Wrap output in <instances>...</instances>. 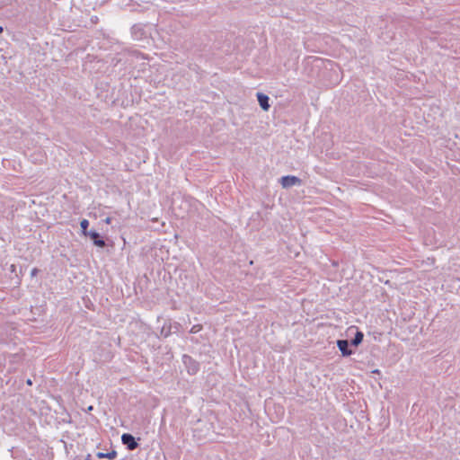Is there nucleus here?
<instances>
[{"label":"nucleus","instance_id":"f257e3e1","mask_svg":"<svg viewBox=\"0 0 460 460\" xmlns=\"http://www.w3.org/2000/svg\"><path fill=\"white\" fill-rule=\"evenodd\" d=\"M312 68L321 71V80L326 87H333L341 81L339 66L329 60L315 58L312 63Z\"/></svg>","mask_w":460,"mask_h":460},{"label":"nucleus","instance_id":"f03ea898","mask_svg":"<svg viewBox=\"0 0 460 460\" xmlns=\"http://www.w3.org/2000/svg\"><path fill=\"white\" fill-rule=\"evenodd\" d=\"M183 364L190 375H196L199 370V363L189 355H183Z\"/></svg>","mask_w":460,"mask_h":460},{"label":"nucleus","instance_id":"7ed1b4c3","mask_svg":"<svg viewBox=\"0 0 460 460\" xmlns=\"http://www.w3.org/2000/svg\"><path fill=\"white\" fill-rule=\"evenodd\" d=\"M279 181L282 187L286 189L293 187L295 185H301L302 183V180L294 175L283 176L280 178Z\"/></svg>","mask_w":460,"mask_h":460},{"label":"nucleus","instance_id":"20e7f679","mask_svg":"<svg viewBox=\"0 0 460 460\" xmlns=\"http://www.w3.org/2000/svg\"><path fill=\"white\" fill-rule=\"evenodd\" d=\"M121 442L130 451H133L138 447V443L137 442V439L132 434L129 433H124L121 436Z\"/></svg>","mask_w":460,"mask_h":460},{"label":"nucleus","instance_id":"39448f33","mask_svg":"<svg viewBox=\"0 0 460 460\" xmlns=\"http://www.w3.org/2000/svg\"><path fill=\"white\" fill-rule=\"evenodd\" d=\"M352 346L349 340H338L337 347L341 352L343 357H349L354 353V350L350 348Z\"/></svg>","mask_w":460,"mask_h":460},{"label":"nucleus","instance_id":"423d86ee","mask_svg":"<svg viewBox=\"0 0 460 460\" xmlns=\"http://www.w3.org/2000/svg\"><path fill=\"white\" fill-rule=\"evenodd\" d=\"M90 239L93 241V244L97 247H104L106 245V243L102 236L97 233L96 231L91 230L88 234Z\"/></svg>","mask_w":460,"mask_h":460},{"label":"nucleus","instance_id":"0eeeda50","mask_svg":"<svg viewBox=\"0 0 460 460\" xmlns=\"http://www.w3.org/2000/svg\"><path fill=\"white\" fill-rule=\"evenodd\" d=\"M257 100L259 102V104L261 106V108L263 110V111H268L270 107V98L268 95L262 93H257Z\"/></svg>","mask_w":460,"mask_h":460},{"label":"nucleus","instance_id":"6e6552de","mask_svg":"<svg viewBox=\"0 0 460 460\" xmlns=\"http://www.w3.org/2000/svg\"><path fill=\"white\" fill-rule=\"evenodd\" d=\"M364 334L360 331H357L354 338L349 341L350 344L354 347H358L363 341Z\"/></svg>","mask_w":460,"mask_h":460},{"label":"nucleus","instance_id":"1a4fd4ad","mask_svg":"<svg viewBox=\"0 0 460 460\" xmlns=\"http://www.w3.org/2000/svg\"><path fill=\"white\" fill-rule=\"evenodd\" d=\"M96 456L98 458H108L110 460H113L117 457V452L115 450H111V452L108 453L98 452L96 454Z\"/></svg>","mask_w":460,"mask_h":460},{"label":"nucleus","instance_id":"9d476101","mask_svg":"<svg viewBox=\"0 0 460 460\" xmlns=\"http://www.w3.org/2000/svg\"><path fill=\"white\" fill-rule=\"evenodd\" d=\"M88 226H89V221L87 219H83L80 222V227L82 229V233L85 236H87L90 232V231H88Z\"/></svg>","mask_w":460,"mask_h":460},{"label":"nucleus","instance_id":"9b49d317","mask_svg":"<svg viewBox=\"0 0 460 460\" xmlns=\"http://www.w3.org/2000/svg\"><path fill=\"white\" fill-rule=\"evenodd\" d=\"M202 329V325L201 324H195L191 327L190 332V333H197L199 332L200 330Z\"/></svg>","mask_w":460,"mask_h":460},{"label":"nucleus","instance_id":"f8f14e48","mask_svg":"<svg viewBox=\"0 0 460 460\" xmlns=\"http://www.w3.org/2000/svg\"><path fill=\"white\" fill-rule=\"evenodd\" d=\"M372 373H373V374H377V375H379V374H380V371H379L378 369H376V370L372 371Z\"/></svg>","mask_w":460,"mask_h":460},{"label":"nucleus","instance_id":"ddd939ff","mask_svg":"<svg viewBox=\"0 0 460 460\" xmlns=\"http://www.w3.org/2000/svg\"><path fill=\"white\" fill-rule=\"evenodd\" d=\"M37 272V269H33L32 271H31V275H35Z\"/></svg>","mask_w":460,"mask_h":460},{"label":"nucleus","instance_id":"4468645a","mask_svg":"<svg viewBox=\"0 0 460 460\" xmlns=\"http://www.w3.org/2000/svg\"><path fill=\"white\" fill-rule=\"evenodd\" d=\"M106 223H111V218L110 217H107L106 220H105Z\"/></svg>","mask_w":460,"mask_h":460},{"label":"nucleus","instance_id":"2eb2a0df","mask_svg":"<svg viewBox=\"0 0 460 460\" xmlns=\"http://www.w3.org/2000/svg\"><path fill=\"white\" fill-rule=\"evenodd\" d=\"M84 460H92L91 459V455H88Z\"/></svg>","mask_w":460,"mask_h":460},{"label":"nucleus","instance_id":"dca6fc26","mask_svg":"<svg viewBox=\"0 0 460 460\" xmlns=\"http://www.w3.org/2000/svg\"><path fill=\"white\" fill-rule=\"evenodd\" d=\"M11 268H12V271L15 270V266L14 265H12Z\"/></svg>","mask_w":460,"mask_h":460},{"label":"nucleus","instance_id":"f3484780","mask_svg":"<svg viewBox=\"0 0 460 460\" xmlns=\"http://www.w3.org/2000/svg\"><path fill=\"white\" fill-rule=\"evenodd\" d=\"M27 384H28V385H31V381L29 379V380L27 381Z\"/></svg>","mask_w":460,"mask_h":460},{"label":"nucleus","instance_id":"a211bd4d","mask_svg":"<svg viewBox=\"0 0 460 460\" xmlns=\"http://www.w3.org/2000/svg\"><path fill=\"white\" fill-rule=\"evenodd\" d=\"M92 410H93V406H89L88 411H92Z\"/></svg>","mask_w":460,"mask_h":460},{"label":"nucleus","instance_id":"6ab92c4d","mask_svg":"<svg viewBox=\"0 0 460 460\" xmlns=\"http://www.w3.org/2000/svg\"><path fill=\"white\" fill-rule=\"evenodd\" d=\"M3 31V28L0 26V32Z\"/></svg>","mask_w":460,"mask_h":460}]
</instances>
